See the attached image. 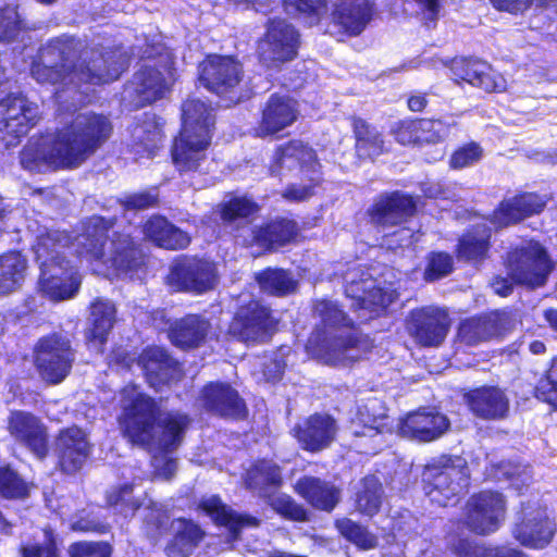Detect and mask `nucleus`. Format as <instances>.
Masks as SVG:
<instances>
[{"instance_id": "obj_1", "label": "nucleus", "mask_w": 557, "mask_h": 557, "mask_svg": "<svg viewBox=\"0 0 557 557\" xmlns=\"http://www.w3.org/2000/svg\"><path fill=\"white\" fill-rule=\"evenodd\" d=\"M76 42L73 38L55 37L42 46L30 63V75L39 84H79L102 86L120 78L123 67L120 55L98 47L85 48L76 61Z\"/></svg>"}, {"instance_id": "obj_2", "label": "nucleus", "mask_w": 557, "mask_h": 557, "mask_svg": "<svg viewBox=\"0 0 557 557\" xmlns=\"http://www.w3.org/2000/svg\"><path fill=\"white\" fill-rule=\"evenodd\" d=\"M121 396L120 424L132 443L165 451L181 445L190 422L186 414L161 412L157 403L136 386H126Z\"/></svg>"}, {"instance_id": "obj_3", "label": "nucleus", "mask_w": 557, "mask_h": 557, "mask_svg": "<svg viewBox=\"0 0 557 557\" xmlns=\"http://www.w3.org/2000/svg\"><path fill=\"white\" fill-rule=\"evenodd\" d=\"M113 128L103 113H78L54 133L41 159L55 170L76 169L108 143Z\"/></svg>"}, {"instance_id": "obj_4", "label": "nucleus", "mask_w": 557, "mask_h": 557, "mask_svg": "<svg viewBox=\"0 0 557 557\" xmlns=\"http://www.w3.org/2000/svg\"><path fill=\"white\" fill-rule=\"evenodd\" d=\"M324 330L314 332L308 339L306 349L309 355L330 366H348L361 358L372 344L368 336L352 330V322L329 300L315 305Z\"/></svg>"}, {"instance_id": "obj_5", "label": "nucleus", "mask_w": 557, "mask_h": 557, "mask_svg": "<svg viewBox=\"0 0 557 557\" xmlns=\"http://www.w3.org/2000/svg\"><path fill=\"white\" fill-rule=\"evenodd\" d=\"M182 128L172 140L170 156L175 170L183 173L198 172L207 159L211 145L215 117L213 109L196 98L182 102Z\"/></svg>"}, {"instance_id": "obj_6", "label": "nucleus", "mask_w": 557, "mask_h": 557, "mask_svg": "<svg viewBox=\"0 0 557 557\" xmlns=\"http://www.w3.org/2000/svg\"><path fill=\"white\" fill-rule=\"evenodd\" d=\"M289 160L298 164L305 184H287L281 193V197L288 202L307 201L317 194V189L324 183L323 165L317 151L307 141L297 138L275 147L270 160V171L280 174Z\"/></svg>"}, {"instance_id": "obj_7", "label": "nucleus", "mask_w": 557, "mask_h": 557, "mask_svg": "<svg viewBox=\"0 0 557 557\" xmlns=\"http://www.w3.org/2000/svg\"><path fill=\"white\" fill-rule=\"evenodd\" d=\"M300 45V33L293 24L282 17H272L257 41L256 58L263 69L281 71L298 57Z\"/></svg>"}, {"instance_id": "obj_8", "label": "nucleus", "mask_w": 557, "mask_h": 557, "mask_svg": "<svg viewBox=\"0 0 557 557\" xmlns=\"http://www.w3.org/2000/svg\"><path fill=\"white\" fill-rule=\"evenodd\" d=\"M243 63L233 54L208 53L198 65V81L211 94L238 103L245 99L240 85Z\"/></svg>"}, {"instance_id": "obj_9", "label": "nucleus", "mask_w": 557, "mask_h": 557, "mask_svg": "<svg viewBox=\"0 0 557 557\" xmlns=\"http://www.w3.org/2000/svg\"><path fill=\"white\" fill-rule=\"evenodd\" d=\"M172 65L158 61L143 63L126 84L131 104L143 109L166 98L173 88Z\"/></svg>"}, {"instance_id": "obj_10", "label": "nucleus", "mask_w": 557, "mask_h": 557, "mask_svg": "<svg viewBox=\"0 0 557 557\" xmlns=\"http://www.w3.org/2000/svg\"><path fill=\"white\" fill-rule=\"evenodd\" d=\"M74 359L70 339L61 334L45 336L35 347L36 369L40 377L50 384H58L67 376Z\"/></svg>"}, {"instance_id": "obj_11", "label": "nucleus", "mask_w": 557, "mask_h": 557, "mask_svg": "<svg viewBox=\"0 0 557 557\" xmlns=\"http://www.w3.org/2000/svg\"><path fill=\"white\" fill-rule=\"evenodd\" d=\"M507 278H547L556 268L548 250L537 240L511 247L505 256ZM494 278H503L495 275Z\"/></svg>"}, {"instance_id": "obj_12", "label": "nucleus", "mask_w": 557, "mask_h": 557, "mask_svg": "<svg viewBox=\"0 0 557 557\" xmlns=\"http://www.w3.org/2000/svg\"><path fill=\"white\" fill-rule=\"evenodd\" d=\"M39 120L37 106L21 92L0 99V133L8 146H15Z\"/></svg>"}, {"instance_id": "obj_13", "label": "nucleus", "mask_w": 557, "mask_h": 557, "mask_svg": "<svg viewBox=\"0 0 557 557\" xmlns=\"http://www.w3.org/2000/svg\"><path fill=\"white\" fill-rule=\"evenodd\" d=\"M426 494L441 506L461 493L468 485V471L461 458L447 459L442 465L428 466L423 472Z\"/></svg>"}, {"instance_id": "obj_14", "label": "nucleus", "mask_w": 557, "mask_h": 557, "mask_svg": "<svg viewBox=\"0 0 557 557\" xmlns=\"http://www.w3.org/2000/svg\"><path fill=\"white\" fill-rule=\"evenodd\" d=\"M456 123H447L442 119L405 117L391 127L394 140L404 147L422 148L443 144L450 128Z\"/></svg>"}, {"instance_id": "obj_15", "label": "nucleus", "mask_w": 557, "mask_h": 557, "mask_svg": "<svg viewBox=\"0 0 557 557\" xmlns=\"http://www.w3.org/2000/svg\"><path fill=\"white\" fill-rule=\"evenodd\" d=\"M450 327L449 314L445 309L428 306L410 311L406 329L410 337L422 347L441 346Z\"/></svg>"}, {"instance_id": "obj_16", "label": "nucleus", "mask_w": 557, "mask_h": 557, "mask_svg": "<svg viewBox=\"0 0 557 557\" xmlns=\"http://www.w3.org/2000/svg\"><path fill=\"white\" fill-rule=\"evenodd\" d=\"M275 326L271 310L258 300L238 308L230 324V333L246 343L268 341Z\"/></svg>"}, {"instance_id": "obj_17", "label": "nucleus", "mask_w": 557, "mask_h": 557, "mask_svg": "<svg viewBox=\"0 0 557 557\" xmlns=\"http://www.w3.org/2000/svg\"><path fill=\"white\" fill-rule=\"evenodd\" d=\"M299 116L298 102L293 97L271 94L262 104L257 125L253 128L258 138L272 137L290 127Z\"/></svg>"}, {"instance_id": "obj_18", "label": "nucleus", "mask_w": 557, "mask_h": 557, "mask_svg": "<svg viewBox=\"0 0 557 557\" xmlns=\"http://www.w3.org/2000/svg\"><path fill=\"white\" fill-rule=\"evenodd\" d=\"M505 499L499 493L484 491L472 496L466 507L465 523L472 532H495L505 519Z\"/></svg>"}, {"instance_id": "obj_19", "label": "nucleus", "mask_w": 557, "mask_h": 557, "mask_svg": "<svg viewBox=\"0 0 557 557\" xmlns=\"http://www.w3.org/2000/svg\"><path fill=\"white\" fill-rule=\"evenodd\" d=\"M418 210L416 198L400 190L381 194L367 209L369 221L376 227H393L411 219Z\"/></svg>"}, {"instance_id": "obj_20", "label": "nucleus", "mask_w": 557, "mask_h": 557, "mask_svg": "<svg viewBox=\"0 0 557 557\" xmlns=\"http://www.w3.org/2000/svg\"><path fill=\"white\" fill-rule=\"evenodd\" d=\"M521 515L512 530L513 537L528 548L546 547L556 533V523L549 518L546 508L528 504L522 508Z\"/></svg>"}, {"instance_id": "obj_21", "label": "nucleus", "mask_w": 557, "mask_h": 557, "mask_svg": "<svg viewBox=\"0 0 557 557\" xmlns=\"http://www.w3.org/2000/svg\"><path fill=\"white\" fill-rule=\"evenodd\" d=\"M546 207V201L536 193L520 191L505 198L488 214L487 220L495 230L517 225L528 218L537 215Z\"/></svg>"}, {"instance_id": "obj_22", "label": "nucleus", "mask_w": 557, "mask_h": 557, "mask_svg": "<svg viewBox=\"0 0 557 557\" xmlns=\"http://www.w3.org/2000/svg\"><path fill=\"white\" fill-rule=\"evenodd\" d=\"M102 264L116 274L136 273L147 268L148 255L131 234L116 231Z\"/></svg>"}, {"instance_id": "obj_23", "label": "nucleus", "mask_w": 557, "mask_h": 557, "mask_svg": "<svg viewBox=\"0 0 557 557\" xmlns=\"http://www.w3.org/2000/svg\"><path fill=\"white\" fill-rule=\"evenodd\" d=\"M300 228L298 222L286 216H275L251 232V243L263 253L278 251L288 245L299 242Z\"/></svg>"}, {"instance_id": "obj_24", "label": "nucleus", "mask_w": 557, "mask_h": 557, "mask_svg": "<svg viewBox=\"0 0 557 557\" xmlns=\"http://www.w3.org/2000/svg\"><path fill=\"white\" fill-rule=\"evenodd\" d=\"M509 323V317L499 311L472 317L460 322L457 341L466 346H476L502 336Z\"/></svg>"}, {"instance_id": "obj_25", "label": "nucleus", "mask_w": 557, "mask_h": 557, "mask_svg": "<svg viewBox=\"0 0 557 557\" xmlns=\"http://www.w3.org/2000/svg\"><path fill=\"white\" fill-rule=\"evenodd\" d=\"M114 222L102 215H91L87 218L82 232L77 238V255L89 263L102 264L107 255L106 246L109 239V232Z\"/></svg>"}, {"instance_id": "obj_26", "label": "nucleus", "mask_w": 557, "mask_h": 557, "mask_svg": "<svg viewBox=\"0 0 557 557\" xmlns=\"http://www.w3.org/2000/svg\"><path fill=\"white\" fill-rule=\"evenodd\" d=\"M374 14L369 0H336L331 12V22L347 37L359 36Z\"/></svg>"}, {"instance_id": "obj_27", "label": "nucleus", "mask_w": 557, "mask_h": 557, "mask_svg": "<svg viewBox=\"0 0 557 557\" xmlns=\"http://www.w3.org/2000/svg\"><path fill=\"white\" fill-rule=\"evenodd\" d=\"M8 431L14 440L38 458L48 453L47 432L41 421L30 412L13 411L8 418Z\"/></svg>"}, {"instance_id": "obj_28", "label": "nucleus", "mask_w": 557, "mask_h": 557, "mask_svg": "<svg viewBox=\"0 0 557 557\" xmlns=\"http://www.w3.org/2000/svg\"><path fill=\"white\" fill-rule=\"evenodd\" d=\"M449 428L443 413L434 410H418L409 413L400 423L399 433L404 437L419 442H431L442 436Z\"/></svg>"}, {"instance_id": "obj_29", "label": "nucleus", "mask_w": 557, "mask_h": 557, "mask_svg": "<svg viewBox=\"0 0 557 557\" xmlns=\"http://www.w3.org/2000/svg\"><path fill=\"white\" fill-rule=\"evenodd\" d=\"M470 411L483 420L505 419L509 412V398L495 386H483L469 391L463 396Z\"/></svg>"}, {"instance_id": "obj_30", "label": "nucleus", "mask_w": 557, "mask_h": 557, "mask_svg": "<svg viewBox=\"0 0 557 557\" xmlns=\"http://www.w3.org/2000/svg\"><path fill=\"white\" fill-rule=\"evenodd\" d=\"M337 425L329 414L315 413L294 429V434L304 449L320 451L335 438Z\"/></svg>"}, {"instance_id": "obj_31", "label": "nucleus", "mask_w": 557, "mask_h": 557, "mask_svg": "<svg viewBox=\"0 0 557 557\" xmlns=\"http://www.w3.org/2000/svg\"><path fill=\"white\" fill-rule=\"evenodd\" d=\"M55 446L60 465L67 473L79 470L89 457L91 449L86 433L77 426L62 430Z\"/></svg>"}, {"instance_id": "obj_32", "label": "nucleus", "mask_w": 557, "mask_h": 557, "mask_svg": "<svg viewBox=\"0 0 557 557\" xmlns=\"http://www.w3.org/2000/svg\"><path fill=\"white\" fill-rule=\"evenodd\" d=\"M144 238L165 250H182L189 246L190 236L161 214H152L141 225Z\"/></svg>"}, {"instance_id": "obj_33", "label": "nucleus", "mask_w": 557, "mask_h": 557, "mask_svg": "<svg viewBox=\"0 0 557 557\" xmlns=\"http://www.w3.org/2000/svg\"><path fill=\"white\" fill-rule=\"evenodd\" d=\"M492 228L484 223L472 224L458 238L456 257L473 265L482 264L490 258Z\"/></svg>"}, {"instance_id": "obj_34", "label": "nucleus", "mask_w": 557, "mask_h": 557, "mask_svg": "<svg viewBox=\"0 0 557 557\" xmlns=\"http://www.w3.org/2000/svg\"><path fill=\"white\" fill-rule=\"evenodd\" d=\"M348 121L355 140L354 150L360 160L374 161L386 152L384 136L375 125L359 115H350Z\"/></svg>"}, {"instance_id": "obj_35", "label": "nucleus", "mask_w": 557, "mask_h": 557, "mask_svg": "<svg viewBox=\"0 0 557 557\" xmlns=\"http://www.w3.org/2000/svg\"><path fill=\"white\" fill-rule=\"evenodd\" d=\"M202 405L224 417L238 418L245 413V405L236 391L227 384H209L202 391Z\"/></svg>"}, {"instance_id": "obj_36", "label": "nucleus", "mask_w": 557, "mask_h": 557, "mask_svg": "<svg viewBox=\"0 0 557 557\" xmlns=\"http://www.w3.org/2000/svg\"><path fill=\"white\" fill-rule=\"evenodd\" d=\"M164 138L161 123L156 115L145 113L132 129V150L139 157H154Z\"/></svg>"}, {"instance_id": "obj_37", "label": "nucleus", "mask_w": 557, "mask_h": 557, "mask_svg": "<svg viewBox=\"0 0 557 557\" xmlns=\"http://www.w3.org/2000/svg\"><path fill=\"white\" fill-rule=\"evenodd\" d=\"M139 362L146 372L149 384L156 388L176 376L177 364L163 348H147L140 355Z\"/></svg>"}, {"instance_id": "obj_38", "label": "nucleus", "mask_w": 557, "mask_h": 557, "mask_svg": "<svg viewBox=\"0 0 557 557\" xmlns=\"http://www.w3.org/2000/svg\"><path fill=\"white\" fill-rule=\"evenodd\" d=\"M200 507L216 524L224 525L234 540L238 537L242 529L256 528L259 524L255 517L237 515L215 496L202 500Z\"/></svg>"}, {"instance_id": "obj_39", "label": "nucleus", "mask_w": 557, "mask_h": 557, "mask_svg": "<svg viewBox=\"0 0 557 557\" xmlns=\"http://www.w3.org/2000/svg\"><path fill=\"white\" fill-rule=\"evenodd\" d=\"M295 488L313 507L326 511L336 506L341 496L339 491L334 485L312 476L299 479Z\"/></svg>"}, {"instance_id": "obj_40", "label": "nucleus", "mask_w": 557, "mask_h": 557, "mask_svg": "<svg viewBox=\"0 0 557 557\" xmlns=\"http://www.w3.org/2000/svg\"><path fill=\"white\" fill-rule=\"evenodd\" d=\"M166 278H218L216 263L203 257L178 255L173 258Z\"/></svg>"}, {"instance_id": "obj_41", "label": "nucleus", "mask_w": 557, "mask_h": 557, "mask_svg": "<svg viewBox=\"0 0 557 557\" xmlns=\"http://www.w3.org/2000/svg\"><path fill=\"white\" fill-rule=\"evenodd\" d=\"M209 326L207 320L198 315H187L171 326L169 337L178 347H197L205 341Z\"/></svg>"}, {"instance_id": "obj_42", "label": "nucleus", "mask_w": 557, "mask_h": 557, "mask_svg": "<svg viewBox=\"0 0 557 557\" xmlns=\"http://www.w3.org/2000/svg\"><path fill=\"white\" fill-rule=\"evenodd\" d=\"M115 312L114 305L109 300L97 299L91 304L89 317L90 329L86 334L88 342H98L99 345L106 343L115 322Z\"/></svg>"}, {"instance_id": "obj_43", "label": "nucleus", "mask_w": 557, "mask_h": 557, "mask_svg": "<svg viewBox=\"0 0 557 557\" xmlns=\"http://www.w3.org/2000/svg\"><path fill=\"white\" fill-rule=\"evenodd\" d=\"M259 211V203L247 195L231 197L219 205V215L225 224L249 221Z\"/></svg>"}, {"instance_id": "obj_44", "label": "nucleus", "mask_w": 557, "mask_h": 557, "mask_svg": "<svg viewBox=\"0 0 557 557\" xmlns=\"http://www.w3.org/2000/svg\"><path fill=\"white\" fill-rule=\"evenodd\" d=\"M382 499L383 488L377 478L370 475L360 481L355 502L361 513L375 515L381 507Z\"/></svg>"}, {"instance_id": "obj_45", "label": "nucleus", "mask_w": 557, "mask_h": 557, "mask_svg": "<svg viewBox=\"0 0 557 557\" xmlns=\"http://www.w3.org/2000/svg\"><path fill=\"white\" fill-rule=\"evenodd\" d=\"M282 5L286 13L317 25L326 13L327 0H282Z\"/></svg>"}, {"instance_id": "obj_46", "label": "nucleus", "mask_w": 557, "mask_h": 557, "mask_svg": "<svg viewBox=\"0 0 557 557\" xmlns=\"http://www.w3.org/2000/svg\"><path fill=\"white\" fill-rule=\"evenodd\" d=\"M458 557H527L522 552L511 547L487 548L460 539L451 544Z\"/></svg>"}, {"instance_id": "obj_47", "label": "nucleus", "mask_w": 557, "mask_h": 557, "mask_svg": "<svg viewBox=\"0 0 557 557\" xmlns=\"http://www.w3.org/2000/svg\"><path fill=\"white\" fill-rule=\"evenodd\" d=\"M281 482V471L272 461L262 460L247 472V485L250 488L259 490L260 492L270 485L277 486Z\"/></svg>"}, {"instance_id": "obj_48", "label": "nucleus", "mask_w": 557, "mask_h": 557, "mask_svg": "<svg viewBox=\"0 0 557 557\" xmlns=\"http://www.w3.org/2000/svg\"><path fill=\"white\" fill-rule=\"evenodd\" d=\"M201 537L202 532L199 527L191 522H186L184 529L177 533L171 545L168 546V556L187 557Z\"/></svg>"}, {"instance_id": "obj_49", "label": "nucleus", "mask_w": 557, "mask_h": 557, "mask_svg": "<svg viewBox=\"0 0 557 557\" xmlns=\"http://www.w3.org/2000/svg\"><path fill=\"white\" fill-rule=\"evenodd\" d=\"M336 528L347 541L362 549H371L376 546V537L364 527L348 518L338 519Z\"/></svg>"}, {"instance_id": "obj_50", "label": "nucleus", "mask_w": 557, "mask_h": 557, "mask_svg": "<svg viewBox=\"0 0 557 557\" xmlns=\"http://www.w3.org/2000/svg\"><path fill=\"white\" fill-rule=\"evenodd\" d=\"M23 29V20L17 8L8 4L0 7V42H12Z\"/></svg>"}, {"instance_id": "obj_51", "label": "nucleus", "mask_w": 557, "mask_h": 557, "mask_svg": "<svg viewBox=\"0 0 557 557\" xmlns=\"http://www.w3.org/2000/svg\"><path fill=\"white\" fill-rule=\"evenodd\" d=\"M471 86L480 88L485 92H504L507 88L506 78L497 72L491 64L484 61L480 70L475 74V79L471 82Z\"/></svg>"}, {"instance_id": "obj_52", "label": "nucleus", "mask_w": 557, "mask_h": 557, "mask_svg": "<svg viewBox=\"0 0 557 557\" xmlns=\"http://www.w3.org/2000/svg\"><path fill=\"white\" fill-rule=\"evenodd\" d=\"M28 261L20 250H8L0 255V278H23Z\"/></svg>"}, {"instance_id": "obj_53", "label": "nucleus", "mask_w": 557, "mask_h": 557, "mask_svg": "<svg viewBox=\"0 0 557 557\" xmlns=\"http://www.w3.org/2000/svg\"><path fill=\"white\" fill-rule=\"evenodd\" d=\"M484 61L473 57H454L448 62V67L456 82H465L471 85L475 79V74Z\"/></svg>"}, {"instance_id": "obj_54", "label": "nucleus", "mask_w": 557, "mask_h": 557, "mask_svg": "<svg viewBox=\"0 0 557 557\" xmlns=\"http://www.w3.org/2000/svg\"><path fill=\"white\" fill-rule=\"evenodd\" d=\"M39 290L52 301L72 298L79 289L78 281H39Z\"/></svg>"}, {"instance_id": "obj_55", "label": "nucleus", "mask_w": 557, "mask_h": 557, "mask_svg": "<svg viewBox=\"0 0 557 557\" xmlns=\"http://www.w3.org/2000/svg\"><path fill=\"white\" fill-rule=\"evenodd\" d=\"M483 149L475 141L459 146L449 157L448 165L451 170H461L481 160Z\"/></svg>"}, {"instance_id": "obj_56", "label": "nucleus", "mask_w": 557, "mask_h": 557, "mask_svg": "<svg viewBox=\"0 0 557 557\" xmlns=\"http://www.w3.org/2000/svg\"><path fill=\"white\" fill-rule=\"evenodd\" d=\"M424 278H441L454 270L453 256L445 251H432L428 255Z\"/></svg>"}, {"instance_id": "obj_57", "label": "nucleus", "mask_w": 557, "mask_h": 557, "mask_svg": "<svg viewBox=\"0 0 557 557\" xmlns=\"http://www.w3.org/2000/svg\"><path fill=\"white\" fill-rule=\"evenodd\" d=\"M0 494L7 498H22L28 494V485L12 470L0 469Z\"/></svg>"}, {"instance_id": "obj_58", "label": "nucleus", "mask_w": 557, "mask_h": 557, "mask_svg": "<svg viewBox=\"0 0 557 557\" xmlns=\"http://www.w3.org/2000/svg\"><path fill=\"white\" fill-rule=\"evenodd\" d=\"M535 395L543 401L552 405L557 404V357L553 360L545 377L539 381Z\"/></svg>"}, {"instance_id": "obj_59", "label": "nucleus", "mask_w": 557, "mask_h": 557, "mask_svg": "<svg viewBox=\"0 0 557 557\" xmlns=\"http://www.w3.org/2000/svg\"><path fill=\"white\" fill-rule=\"evenodd\" d=\"M271 507L281 516L295 520L305 521L307 519L306 510L287 495H278L271 499Z\"/></svg>"}, {"instance_id": "obj_60", "label": "nucleus", "mask_w": 557, "mask_h": 557, "mask_svg": "<svg viewBox=\"0 0 557 557\" xmlns=\"http://www.w3.org/2000/svg\"><path fill=\"white\" fill-rule=\"evenodd\" d=\"M158 203V194L149 190H141L128 195L124 200V208L127 210H146L157 207Z\"/></svg>"}, {"instance_id": "obj_61", "label": "nucleus", "mask_w": 557, "mask_h": 557, "mask_svg": "<svg viewBox=\"0 0 557 557\" xmlns=\"http://www.w3.org/2000/svg\"><path fill=\"white\" fill-rule=\"evenodd\" d=\"M110 546L106 543H77L71 546V557H110Z\"/></svg>"}, {"instance_id": "obj_62", "label": "nucleus", "mask_w": 557, "mask_h": 557, "mask_svg": "<svg viewBox=\"0 0 557 557\" xmlns=\"http://www.w3.org/2000/svg\"><path fill=\"white\" fill-rule=\"evenodd\" d=\"M261 292L276 297L293 294L297 289V281H257Z\"/></svg>"}, {"instance_id": "obj_63", "label": "nucleus", "mask_w": 557, "mask_h": 557, "mask_svg": "<svg viewBox=\"0 0 557 557\" xmlns=\"http://www.w3.org/2000/svg\"><path fill=\"white\" fill-rule=\"evenodd\" d=\"M494 9L517 15L531 8L533 0H490Z\"/></svg>"}, {"instance_id": "obj_64", "label": "nucleus", "mask_w": 557, "mask_h": 557, "mask_svg": "<svg viewBox=\"0 0 557 557\" xmlns=\"http://www.w3.org/2000/svg\"><path fill=\"white\" fill-rule=\"evenodd\" d=\"M132 486L131 485H124L121 488L116 491H112L108 496V503L111 506H127L129 507V510L135 511L138 509V505L132 499Z\"/></svg>"}]
</instances>
